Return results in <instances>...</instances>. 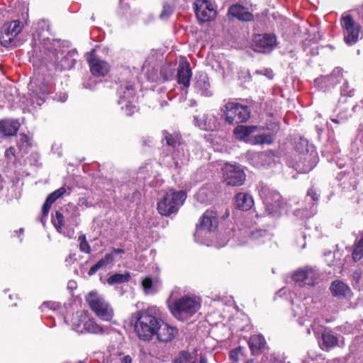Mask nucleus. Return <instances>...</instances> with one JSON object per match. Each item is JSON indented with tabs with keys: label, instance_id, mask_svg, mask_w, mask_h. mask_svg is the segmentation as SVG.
Segmentation results:
<instances>
[{
	"label": "nucleus",
	"instance_id": "1",
	"mask_svg": "<svg viewBox=\"0 0 363 363\" xmlns=\"http://www.w3.org/2000/svg\"><path fill=\"white\" fill-rule=\"evenodd\" d=\"M161 318V311L155 306L133 313L131 322L138 338L144 342L152 340L157 333Z\"/></svg>",
	"mask_w": 363,
	"mask_h": 363
},
{
	"label": "nucleus",
	"instance_id": "2",
	"mask_svg": "<svg viewBox=\"0 0 363 363\" xmlns=\"http://www.w3.org/2000/svg\"><path fill=\"white\" fill-rule=\"evenodd\" d=\"M69 42L57 39L44 40L43 48L47 52L48 61L56 69L60 70L70 69L77 61V52L75 49L67 50Z\"/></svg>",
	"mask_w": 363,
	"mask_h": 363
},
{
	"label": "nucleus",
	"instance_id": "3",
	"mask_svg": "<svg viewBox=\"0 0 363 363\" xmlns=\"http://www.w3.org/2000/svg\"><path fill=\"white\" fill-rule=\"evenodd\" d=\"M199 298L194 296H184L173 301L169 308L172 315L181 321L187 320L200 308Z\"/></svg>",
	"mask_w": 363,
	"mask_h": 363
},
{
	"label": "nucleus",
	"instance_id": "4",
	"mask_svg": "<svg viewBox=\"0 0 363 363\" xmlns=\"http://www.w3.org/2000/svg\"><path fill=\"white\" fill-rule=\"evenodd\" d=\"M218 225L216 213L206 211L201 218L199 224L196 226L194 238L196 242L208 245L207 240L212 233L215 232Z\"/></svg>",
	"mask_w": 363,
	"mask_h": 363
},
{
	"label": "nucleus",
	"instance_id": "5",
	"mask_svg": "<svg viewBox=\"0 0 363 363\" xmlns=\"http://www.w3.org/2000/svg\"><path fill=\"white\" fill-rule=\"evenodd\" d=\"M186 199L184 191L169 189L157 203L158 212L165 216L178 211Z\"/></svg>",
	"mask_w": 363,
	"mask_h": 363
},
{
	"label": "nucleus",
	"instance_id": "6",
	"mask_svg": "<svg viewBox=\"0 0 363 363\" xmlns=\"http://www.w3.org/2000/svg\"><path fill=\"white\" fill-rule=\"evenodd\" d=\"M223 117L229 124L245 123L250 118V109L247 106L228 101L223 106Z\"/></svg>",
	"mask_w": 363,
	"mask_h": 363
},
{
	"label": "nucleus",
	"instance_id": "7",
	"mask_svg": "<svg viewBox=\"0 0 363 363\" xmlns=\"http://www.w3.org/2000/svg\"><path fill=\"white\" fill-rule=\"evenodd\" d=\"M86 301L98 318L104 321L111 320L113 316V311L109 303L101 295L91 291L88 294Z\"/></svg>",
	"mask_w": 363,
	"mask_h": 363
},
{
	"label": "nucleus",
	"instance_id": "8",
	"mask_svg": "<svg viewBox=\"0 0 363 363\" xmlns=\"http://www.w3.org/2000/svg\"><path fill=\"white\" fill-rule=\"evenodd\" d=\"M118 94L117 102L125 115L131 116L138 111L135 90L132 85L121 86L118 90Z\"/></svg>",
	"mask_w": 363,
	"mask_h": 363
},
{
	"label": "nucleus",
	"instance_id": "9",
	"mask_svg": "<svg viewBox=\"0 0 363 363\" xmlns=\"http://www.w3.org/2000/svg\"><path fill=\"white\" fill-rule=\"evenodd\" d=\"M23 25L16 20L4 24L0 33V43L4 47H16L18 45L17 36L21 32Z\"/></svg>",
	"mask_w": 363,
	"mask_h": 363
},
{
	"label": "nucleus",
	"instance_id": "10",
	"mask_svg": "<svg viewBox=\"0 0 363 363\" xmlns=\"http://www.w3.org/2000/svg\"><path fill=\"white\" fill-rule=\"evenodd\" d=\"M341 25L345 43L349 45L356 43L362 35L360 25L349 14L342 16Z\"/></svg>",
	"mask_w": 363,
	"mask_h": 363
},
{
	"label": "nucleus",
	"instance_id": "11",
	"mask_svg": "<svg viewBox=\"0 0 363 363\" xmlns=\"http://www.w3.org/2000/svg\"><path fill=\"white\" fill-rule=\"evenodd\" d=\"M260 196L267 213L273 217L279 216L281 207V195L274 191L263 189Z\"/></svg>",
	"mask_w": 363,
	"mask_h": 363
},
{
	"label": "nucleus",
	"instance_id": "12",
	"mask_svg": "<svg viewBox=\"0 0 363 363\" xmlns=\"http://www.w3.org/2000/svg\"><path fill=\"white\" fill-rule=\"evenodd\" d=\"M222 170L223 179L227 185L236 186L243 184L246 175L240 166L226 164Z\"/></svg>",
	"mask_w": 363,
	"mask_h": 363
},
{
	"label": "nucleus",
	"instance_id": "13",
	"mask_svg": "<svg viewBox=\"0 0 363 363\" xmlns=\"http://www.w3.org/2000/svg\"><path fill=\"white\" fill-rule=\"evenodd\" d=\"M277 37L272 33L255 35L252 46L256 52L268 53L277 46Z\"/></svg>",
	"mask_w": 363,
	"mask_h": 363
},
{
	"label": "nucleus",
	"instance_id": "14",
	"mask_svg": "<svg viewBox=\"0 0 363 363\" xmlns=\"http://www.w3.org/2000/svg\"><path fill=\"white\" fill-rule=\"evenodd\" d=\"M320 273L315 268L306 267L298 269L293 274V280L300 285L313 286L317 283Z\"/></svg>",
	"mask_w": 363,
	"mask_h": 363
},
{
	"label": "nucleus",
	"instance_id": "15",
	"mask_svg": "<svg viewBox=\"0 0 363 363\" xmlns=\"http://www.w3.org/2000/svg\"><path fill=\"white\" fill-rule=\"evenodd\" d=\"M196 16L200 22H207L214 18L216 11L208 0H196L194 2Z\"/></svg>",
	"mask_w": 363,
	"mask_h": 363
},
{
	"label": "nucleus",
	"instance_id": "16",
	"mask_svg": "<svg viewBox=\"0 0 363 363\" xmlns=\"http://www.w3.org/2000/svg\"><path fill=\"white\" fill-rule=\"evenodd\" d=\"M342 69L336 67L329 75L321 76L314 80V84L319 89L325 91L335 86L342 79Z\"/></svg>",
	"mask_w": 363,
	"mask_h": 363
},
{
	"label": "nucleus",
	"instance_id": "17",
	"mask_svg": "<svg viewBox=\"0 0 363 363\" xmlns=\"http://www.w3.org/2000/svg\"><path fill=\"white\" fill-rule=\"evenodd\" d=\"M178 330L177 328L171 326L164 323L161 318L160 325L157 328L155 335L157 340L160 342L167 343L172 342L177 335Z\"/></svg>",
	"mask_w": 363,
	"mask_h": 363
},
{
	"label": "nucleus",
	"instance_id": "18",
	"mask_svg": "<svg viewBox=\"0 0 363 363\" xmlns=\"http://www.w3.org/2000/svg\"><path fill=\"white\" fill-rule=\"evenodd\" d=\"M125 252L122 248H113L109 253H106L101 259H100L95 264H94L89 270V276L94 275L101 269L105 268L116 260V256Z\"/></svg>",
	"mask_w": 363,
	"mask_h": 363
},
{
	"label": "nucleus",
	"instance_id": "19",
	"mask_svg": "<svg viewBox=\"0 0 363 363\" xmlns=\"http://www.w3.org/2000/svg\"><path fill=\"white\" fill-rule=\"evenodd\" d=\"M195 125L206 131H213L218 127L216 117L213 114L199 113L194 117Z\"/></svg>",
	"mask_w": 363,
	"mask_h": 363
},
{
	"label": "nucleus",
	"instance_id": "20",
	"mask_svg": "<svg viewBox=\"0 0 363 363\" xmlns=\"http://www.w3.org/2000/svg\"><path fill=\"white\" fill-rule=\"evenodd\" d=\"M67 222L73 225L76 223V218L74 216H70L69 218H67L65 220V216L57 211L55 212V216H53L52 218V223L57 231L60 233H62L66 236H68L69 238H71L74 235V230H68L67 233L63 230V228L65 226Z\"/></svg>",
	"mask_w": 363,
	"mask_h": 363
},
{
	"label": "nucleus",
	"instance_id": "21",
	"mask_svg": "<svg viewBox=\"0 0 363 363\" xmlns=\"http://www.w3.org/2000/svg\"><path fill=\"white\" fill-rule=\"evenodd\" d=\"M191 77L192 72L189 63L187 61L180 62L177 68V81L182 89L186 90L189 88Z\"/></svg>",
	"mask_w": 363,
	"mask_h": 363
},
{
	"label": "nucleus",
	"instance_id": "22",
	"mask_svg": "<svg viewBox=\"0 0 363 363\" xmlns=\"http://www.w3.org/2000/svg\"><path fill=\"white\" fill-rule=\"evenodd\" d=\"M87 61L90 67L91 72L96 77L105 76L108 72L110 67L108 64L92 54L87 57Z\"/></svg>",
	"mask_w": 363,
	"mask_h": 363
},
{
	"label": "nucleus",
	"instance_id": "23",
	"mask_svg": "<svg viewBox=\"0 0 363 363\" xmlns=\"http://www.w3.org/2000/svg\"><path fill=\"white\" fill-rule=\"evenodd\" d=\"M194 89L196 91L203 96H211L213 94L209 78L206 73L199 72L195 77Z\"/></svg>",
	"mask_w": 363,
	"mask_h": 363
},
{
	"label": "nucleus",
	"instance_id": "24",
	"mask_svg": "<svg viewBox=\"0 0 363 363\" xmlns=\"http://www.w3.org/2000/svg\"><path fill=\"white\" fill-rule=\"evenodd\" d=\"M291 311L294 317L297 318L300 325H304L305 321L311 317V313L306 307V303L303 301H293Z\"/></svg>",
	"mask_w": 363,
	"mask_h": 363
},
{
	"label": "nucleus",
	"instance_id": "25",
	"mask_svg": "<svg viewBox=\"0 0 363 363\" xmlns=\"http://www.w3.org/2000/svg\"><path fill=\"white\" fill-rule=\"evenodd\" d=\"M330 290L332 295L338 299L347 298L352 295L350 286L340 280L333 281L330 284Z\"/></svg>",
	"mask_w": 363,
	"mask_h": 363
},
{
	"label": "nucleus",
	"instance_id": "26",
	"mask_svg": "<svg viewBox=\"0 0 363 363\" xmlns=\"http://www.w3.org/2000/svg\"><path fill=\"white\" fill-rule=\"evenodd\" d=\"M143 71L146 74L149 80L155 82L158 79V66L157 58L154 54L149 55L143 63Z\"/></svg>",
	"mask_w": 363,
	"mask_h": 363
},
{
	"label": "nucleus",
	"instance_id": "27",
	"mask_svg": "<svg viewBox=\"0 0 363 363\" xmlns=\"http://www.w3.org/2000/svg\"><path fill=\"white\" fill-rule=\"evenodd\" d=\"M228 15L242 21H251L253 20V15L248 9L240 4H235L230 6L228 11Z\"/></svg>",
	"mask_w": 363,
	"mask_h": 363
},
{
	"label": "nucleus",
	"instance_id": "28",
	"mask_svg": "<svg viewBox=\"0 0 363 363\" xmlns=\"http://www.w3.org/2000/svg\"><path fill=\"white\" fill-rule=\"evenodd\" d=\"M69 189H66L65 187H60V189L55 190V191L49 194L42 208L43 216L45 217L48 216L52 204L57 199L62 197L65 194L69 195Z\"/></svg>",
	"mask_w": 363,
	"mask_h": 363
},
{
	"label": "nucleus",
	"instance_id": "29",
	"mask_svg": "<svg viewBox=\"0 0 363 363\" xmlns=\"http://www.w3.org/2000/svg\"><path fill=\"white\" fill-rule=\"evenodd\" d=\"M69 189H66L65 187H60V189L55 190V191L49 194L42 208L43 216L45 217L48 216L52 204L57 199L62 197L65 194L69 195Z\"/></svg>",
	"mask_w": 363,
	"mask_h": 363
},
{
	"label": "nucleus",
	"instance_id": "30",
	"mask_svg": "<svg viewBox=\"0 0 363 363\" xmlns=\"http://www.w3.org/2000/svg\"><path fill=\"white\" fill-rule=\"evenodd\" d=\"M69 189H66L65 187H60V189L55 190V191L49 194L42 208L43 216L45 217L48 216L52 204L57 199L62 197L65 194L69 195Z\"/></svg>",
	"mask_w": 363,
	"mask_h": 363
},
{
	"label": "nucleus",
	"instance_id": "31",
	"mask_svg": "<svg viewBox=\"0 0 363 363\" xmlns=\"http://www.w3.org/2000/svg\"><path fill=\"white\" fill-rule=\"evenodd\" d=\"M69 189H66L65 187H60V189L55 190V191L49 194L42 208L43 216L45 217L48 216L52 204L57 199L62 197L65 194L69 195Z\"/></svg>",
	"mask_w": 363,
	"mask_h": 363
},
{
	"label": "nucleus",
	"instance_id": "32",
	"mask_svg": "<svg viewBox=\"0 0 363 363\" xmlns=\"http://www.w3.org/2000/svg\"><path fill=\"white\" fill-rule=\"evenodd\" d=\"M51 89L50 84L43 83L37 89L33 90L30 99L32 104L33 106L34 104L41 106L45 101L47 96L50 93Z\"/></svg>",
	"mask_w": 363,
	"mask_h": 363
},
{
	"label": "nucleus",
	"instance_id": "33",
	"mask_svg": "<svg viewBox=\"0 0 363 363\" xmlns=\"http://www.w3.org/2000/svg\"><path fill=\"white\" fill-rule=\"evenodd\" d=\"M89 313L86 311H81L74 313L72 318V328L77 333L82 334L85 323H86Z\"/></svg>",
	"mask_w": 363,
	"mask_h": 363
},
{
	"label": "nucleus",
	"instance_id": "34",
	"mask_svg": "<svg viewBox=\"0 0 363 363\" xmlns=\"http://www.w3.org/2000/svg\"><path fill=\"white\" fill-rule=\"evenodd\" d=\"M20 127L17 120L6 119L0 121V134L3 136H11L16 133Z\"/></svg>",
	"mask_w": 363,
	"mask_h": 363
},
{
	"label": "nucleus",
	"instance_id": "35",
	"mask_svg": "<svg viewBox=\"0 0 363 363\" xmlns=\"http://www.w3.org/2000/svg\"><path fill=\"white\" fill-rule=\"evenodd\" d=\"M162 135L167 145L171 147L173 150L179 152L180 149L184 150V145L182 143L181 135L179 133H169L167 130H164Z\"/></svg>",
	"mask_w": 363,
	"mask_h": 363
},
{
	"label": "nucleus",
	"instance_id": "36",
	"mask_svg": "<svg viewBox=\"0 0 363 363\" xmlns=\"http://www.w3.org/2000/svg\"><path fill=\"white\" fill-rule=\"evenodd\" d=\"M248 344L252 354H260L267 346L264 336L260 334L252 335Z\"/></svg>",
	"mask_w": 363,
	"mask_h": 363
},
{
	"label": "nucleus",
	"instance_id": "37",
	"mask_svg": "<svg viewBox=\"0 0 363 363\" xmlns=\"http://www.w3.org/2000/svg\"><path fill=\"white\" fill-rule=\"evenodd\" d=\"M316 158L317 155L315 153L304 156L303 161H300L296 164V169L301 173L310 172L316 165Z\"/></svg>",
	"mask_w": 363,
	"mask_h": 363
},
{
	"label": "nucleus",
	"instance_id": "38",
	"mask_svg": "<svg viewBox=\"0 0 363 363\" xmlns=\"http://www.w3.org/2000/svg\"><path fill=\"white\" fill-rule=\"evenodd\" d=\"M250 160L251 163L257 167L269 166L273 161L272 154L267 152L253 153Z\"/></svg>",
	"mask_w": 363,
	"mask_h": 363
},
{
	"label": "nucleus",
	"instance_id": "39",
	"mask_svg": "<svg viewBox=\"0 0 363 363\" xmlns=\"http://www.w3.org/2000/svg\"><path fill=\"white\" fill-rule=\"evenodd\" d=\"M254 203L252 197L247 193H238L235 196V206L242 211H247Z\"/></svg>",
	"mask_w": 363,
	"mask_h": 363
},
{
	"label": "nucleus",
	"instance_id": "40",
	"mask_svg": "<svg viewBox=\"0 0 363 363\" xmlns=\"http://www.w3.org/2000/svg\"><path fill=\"white\" fill-rule=\"evenodd\" d=\"M321 337L322 342H320V345L322 350H328L337 344V337L330 331H323Z\"/></svg>",
	"mask_w": 363,
	"mask_h": 363
},
{
	"label": "nucleus",
	"instance_id": "41",
	"mask_svg": "<svg viewBox=\"0 0 363 363\" xmlns=\"http://www.w3.org/2000/svg\"><path fill=\"white\" fill-rule=\"evenodd\" d=\"M105 332L104 328L99 325L94 318L89 315L83 333H90L95 335H102Z\"/></svg>",
	"mask_w": 363,
	"mask_h": 363
},
{
	"label": "nucleus",
	"instance_id": "42",
	"mask_svg": "<svg viewBox=\"0 0 363 363\" xmlns=\"http://www.w3.org/2000/svg\"><path fill=\"white\" fill-rule=\"evenodd\" d=\"M255 128V126L238 125L234 129L233 133L237 139L245 141Z\"/></svg>",
	"mask_w": 363,
	"mask_h": 363
},
{
	"label": "nucleus",
	"instance_id": "43",
	"mask_svg": "<svg viewBox=\"0 0 363 363\" xmlns=\"http://www.w3.org/2000/svg\"><path fill=\"white\" fill-rule=\"evenodd\" d=\"M177 64L175 62H166L160 68V75L164 80L172 79Z\"/></svg>",
	"mask_w": 363,
	"mask_h": 363
},
{
	"label": "nucleus",
	"instance_id": "44",
	"mask_svg": "<svg viewBox=\"0 0 363 363\" xmlns=\"http://www.w3.org/2000/svg\"><path fill=\"white\" fill-rule=\"evenodd\" d=\"M17 145L19 149V152L21 153V156H23L24 154L28 153L30 147L32 145V143L28 135L21 133L18 136Z\"/></svg>",
	"mask_w": 363,
	"mask_h": 363
},
{
	"label": "nucleus",
	"instance_id": "45",
	"mask_svg": "<svg viewBox=\"0 0 363 363\" xmlns=\"http://www.w3.org/2000/svg\"><path fill=\"white\" fill-rule=\"evenodd\" d=\"M130 279V275L128 272L124 274L116 273L108 278L107 282L109 285L120 284L128 282Z\"/></svg>",
	"mask_w": 363,
	"mask_h": 363
},
{
	"label": "nucleus",
	"instance_id": "46",
	"mask_svg": "<svg viewBox=\"0 0 363 363\" xmlns=\"http://www.w3.org/2000/svg\"><path fill=\"white\" fill-rule=\"evenodd\" d=\"M352 256L355 262L359 261L363 258V233L360 238L354 242Z\"/></svg>",
	"mask_w": 363,
	"mask_h": 363
},
{
	"label": "nucleus",
	"instance_id": "47",
	"mask_svg": "<svg viewBox=\"0 0 363 363\" xmlns=\"http://www.w3.org/2000/svg\"><path fill=\"white\" fill-rule=\"evenodd\" d=\"M61 307L60 303L53 302V301H45L40 306L41 312L44 313L45 315H50L49 312L52 311L53 313L58 311Z\"/></svg>",
	"mask_w": 363,
	"mask_h": 363
},
{
	"label": "nucleus",
	"instance_id": "48",
	"mask_svg": "<svg viewBox=\"0 0 363 363\" xmlns=\"http://www.w3.org/2000/svg\"><path fill=\"white\" fill-rule=\"evenodd\" d=\"M250 238L259 242H264L266 240L271 239V235L264 230H257L250 233Z\"/></svg>",
	"mask_w": 363,
	"mask_h": 363
},
{
	"label": "nucleus",
	"instance_id": "49",
	"mask_svg": "<svg viewBox=\"0 0 363 363\" xmlns=\"http://www.w3.org/2000/svg\"><path fill=\"white\" fill-rule=\"evenodd\" d=\"M230 358L235 362H238L245 358V350L242 347H238L230 352Z\"/></svg>",
	"mask_w": 363,
	"mask_h": 363
},
{
	"label": "nucleus",
	"instance_id": "50",
	"mask_svg": "<svg viewBox=\"0 0 363 363\" xmlns=\"http://www.w3.org/2000/svg\"><path fill=\"white\" fill-rule=\"evenodd\" d=\"M273 136L270 133H262L255 136V143L259 145L272 144L273 143Z\"/></svg>",
	"mask_w": 363,
	"mask_h": 363
},
{
	"label": "nucleus",
	"instance_id": "51",
	"mask_svg": "<svg viewBox=\"0 0 363 363\" xmlns=\"http://www.w3.org/2000/svg\"><path fill=\"white\" fill-rule=\"evenodd\" d=\"M142 286L145 294H152L156 292L155 287L150 277H145L143 280Z\"/></svg>",
	"mask_w": 363,
	"mask_h": 363
},
{
	"label": "nucleus",
	"instance_id": "52",
	"mask_svg": "<svg viewBox=\"0 0 363 363\" xmlns=\"http://www.w3.org/2000/svg\"><path fill=\"white\" fill-rule=\"evenodd\" d=\"M191 359V354L188 351L183 350L174 359L172 363H189Z\"/></svg>",
	"mask_w": 363,
	"mask_h": 363
},
{
	"label": "nucleus",
	"instance_id": "53",
	"mask_svg": "<svg viewBox=\"0 0 363 363\" xmlns=\"http://www.w3.org/2000/svg\"><path fill=\"white\" fill-rule=\"evenodd\" d=\"M350 116L351 114L349 113L348 110L345 109L343 111L340 112L337 116L330 118V120L336 124H340L345 122Z\"/></svg>",
	"mask_w": 363,
	"mask_h": 363
},
{
	"label": "nucleus",
	"instance_id": "54",
	"mask_svg": "<svg viewBox=\"0 0 363 363\" xmlns=\"http://www.w3.org/2000/svg\"><path fill=\"white\" fill-rule=\"evenodd\" d=\"M78 240L79 242L80 251L85 252V253H89L90 252V245L87 242L85 235H83L79 236Z\"/></svg>",
	"mask_w": 363,
	"mask_h": 363
},
{
	"label": "nucleus",
	"instance_id": "55",
	"mask_svg": "<svg viewBox=\"0 0 363 363\" xmlns=\"http://www.w3.org/2000/svg\"><path fill=\"white\" fill-rule=\"evenodd\" d=\"M173 8L168 4H165L163 6V9L160 15V18L162 20H167L172 13Z\"/></svg>",
	"mask_w": 363,
	"mask_h": 363
},
{
	"label": "nucleus",
	"instance_id": "56",
	"mask_svg": "<svg viewBox=\"0 0 363 363\" xmlns=\"http://www.w3.org/2000/svg\"><path fill=\"white\" fill-rule=\"evenodd\" d=\"M308 197L311 199V201H313L312 206H311V208H312L315 206V202L318 200L319 195L317 194L314 189L311 188L310 189L308 190L307 192V198Z\"/></svg>",
	"mask_w": 363,
	"mask_h": 363
},
{
	"label": "nucleus",
	"instance_id": "57",
	"mask_svg": "<svg viewBox=\"0 0 363 363\" xmlns=\"http://www.w3.org/2000/svg\"><path fill=\"white\" fill-rule=\"evenodd\" d=\"M353 89H350L349 84L347 81H345L340 89V93L344 96H352L353 94Z\"/></svg>",
	"mask_w": 363,
	"mask_h": 363
},
{
	"label": "nucleus",
	"instance_id": "58",
	"mask_svg": "<svg viewBox=\"0 0 363 363\" xmlns=\"http://www.w3.org/2000/svg\"><path fill=\"white\" fill-rule=\"evenodd\" d=\"M314 211L313 209L309 212L308 210H296L294 213L296 216H300L301 218H309L314 214Z\"/></svg>",
	"mask_w": 363,
	"mask_h": 363
},
{
	"label": "nucleus",
	"instance_id": "59",
	"mask_svg": "<svg viewBox=\"0 0 363 363\" xmlns=\"http://www.w3.org/2000/svg\"><path fill=\"white\" fill-rule=\"evenodd\" d=\"M5 157L9 161H11L13 159L17 157V156L16 155L15 148L13 147H11L9 149H7L5 152Z\"/></svg>",
	"mask_w": 363,
	"mask_h": 363
},
{
	"label": "nucleus",
	"instance_id": "60",
	"mask_svg": "<svg viewBox=\"0 0 363 363\" xmlns=\"http://www.w3.org/2000/svg\"><path fill=\"white\" fill-rule=\"evenodd\" d=\"M96 84V81L91 78H89L88 81L83 83L84 87L90 90L94 89Z\"/></svg>",
	"mask_w": 363,
	"mask_h": 363
},
{
	"label": "nucleus",
	"instance_id": "61",
	"mask_svg": "<svg viewBox=\"0 0 363 363\" xmlns=\"http://www.w3.org/2000/svg\"><path fill=\"white\" fill-rule=\"evenodd\" d=\"M319 320L317 318H314L313 323L311 325V328H307V334L310 335L311 333V331L314 333L315 335H318V329L316 328V323Z\"/></svg>",
	"mask_w": 363,
	"mask_h": 363
},
{
	"label": "nucleus",
	"instance_id": "62",
	"mask_svg": "<svg viewBox=\"0 0 363 363\" xmlns=\"http://www.w3.org/2000/svg\"><path fill=\"white\" fill-rule=\"evenodd\" d=\"M263 75L266 76L269 79L273 78V72L271 69H264Z\"/></svg>",
	"mask_w": 363,
	"mask_h": 363
},
{
	"label": "nucleus",
	"instance_id": "63",
	"mask_svg": "<svg viewBox=\"0 0 363 363\" xmlns=\"http://www.w3.org/2000/svg\"><path fill=\"white\" fill-rule=\"evenodd\" d=\"M131 362H132V359L129 355H126V356L123 357L121 360V363H131Z\"/></svg>",
	"mask_w": 363,
	"mask_h": 363
},
{
	"label": "nucleus",
	"instance_id": "64",
	"mask_svg": "<svg viewBox=\"0 0 363 363\" xmlns=\"http://www.w3.org/2000/svg\"><path fill=\"white\" fill-rule=\"evenodd\" d=\"M58 101L65 102L67 99V94H63L56 99Z\"/></svg>",
	"mask_w": 363,
	"mask_h": 363
}]
</instances>
